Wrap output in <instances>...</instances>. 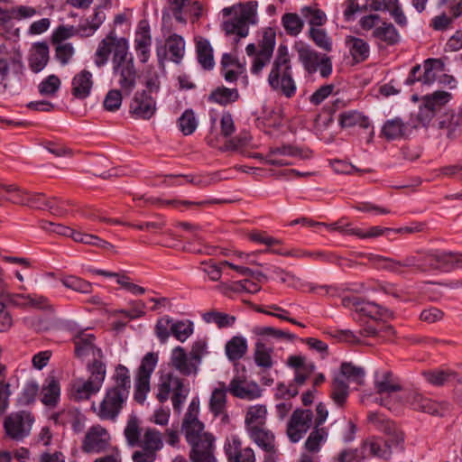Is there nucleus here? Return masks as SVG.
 Wrapping results in <instances>:
<instances>
[{
  "label": "nucleus",
  "instance_id": "34",
  "mask_svg": "<svg viewBox=\"0 0 462 462\" xmlns=\"http://www.w3.org/2000/svg\"><path fill=\"white\" fill-rule=\"evenodd\" d=\"M267 419V408L263 404H256L248 407L245 416L246 432L253 429L265 427Z\"/></svg>",
  "mask_w": 462,
  "mask_h": 462
},
{
  "label": "nucleus",
  "instance_id": "42",
  "mask_svg": "<svg viewBox=\"0 0 462 462\" xmlns=\"http://www.w3.org/2000/svg\"><path fill=\"white\" fill-rule=\"evenodd\" d=\"M328 437V429L325 427H313L311 432L308 436L304 443V448L311 454H318L322 445L327 441Z\"/></svg>",
  "mask_w": 462,
  "mask_h": 462
},
{
  "label": "nucleus",
  "instance_id": "29",
  "mask_svg": "<svg viewBox=\"0 0 462 462\" xmlns=\"http://www.w3.org/2000/svg\"><path fill=\"white\" fill-rule=\"evenodd\" d=\"M440 129L446 131V135L450 140H455L462 134V104L457 112L448 111L443 114L439 119Z\"/></svg>",
  "mask_w": 462,
  "mask_h": 462
},
{
  "label": "nucleus",
  "instance_id": "53",
  "mask_svg": "<svg viewBox=\"0 0 462 462\" xmlns=\"http://www.w3.org/2000/svg\"><path fill=\"white\" fill-rule=\"evenodd\" d=\"M282 24L287 34L297 36L303 29V20L295 13H286L282 17Z\"/></svg>",
  "mask_w": 462,
  "mask_h": 462
},
{
  "label": "nucleus",
  "instance_id": "16",
  "mask_svg": "<svg viewBox=\"0 0 462 462\" xmlns=\"http://www.w3.org/2000/svg\"><path fill=\"white\" fill-rule=\"evenodd\" d=\"M110 434L99 424L91 426L82 441L81 449L85 453H101L109 446Z\"/></svg>",
  "mask_w": 462,
  "mask_h": 462
},
{
  "label": "nucleus",
  "instance_id": "55",
  "mask_svg": "<svg viewBox=\"0 0 462 462\" xmlns=\"http://www.w3.org/2000/svg\"><path fill=\"white\" fill-rule=\"evenodd\" d=\"M126 442L130 447H136L142 438L139 420L135 416L128 419L124 430Z\"/></svg>",
  "mask_w": 462,
  "mask_h": 462
},
{
  "label": "nucleus",
  "instance_id": "41",
  "mask_svg": "<svg viewBox=\"0 0 462 462\" xmlns=\"http://www.w3.org/2000/svg\"><path fill=\"white\" fill-rule=\"evenodd\" d=\"M196 51L199 63L205 69H213L214 56L213 49L208 40L199 37L196 39Z\"/></svg>",
  "mask_w": 462,
  "mask_h": 462
},
{
  "label": "nucleus",
  "instance_id": "64",
  "mask_svg": "<svg viewBox=\"0 0 462 462\" xmlns=\"http://www.w3.org/2000/svg\"><path fill=\"white\" fill-rule=\"evenodd\" d=\"M309 34L310 39L315 42V44L319 48L326 51H331L332 41L330 37L327 34L325 30L310 27Z\"/></svg>",
  "mask_w": 462,
  "mask_h": 462
},
{
  "label": "nucleus",
  "instance_id": "7",
  "mask_svg": "<svg viewBox=\"0 0 462 462\" xmlns=\"http://www.w3.org/2000/svg\"><path fill=\"white\" fill-rule=\"evenodd\" d=\"M35 421L34 415L29 411L12 412L4 420V429L8 438L22 441L31 434Z\"/></svg>",
  "mask_w": 462,
  "mask_h": 462
},
{
  "label": "nucleus",
  "instance_id": "23",
  "mask_svg": "<svg viewBox=\"0 0 462 462\" xmlns=\"http://www.w3.org/2000/svg\"><path fill=\"white\" fill-rule=\"evenodd\" d=\"M170 365L184 376L196 375L199 372L198 364L180 346H175L171 350Z\"/></svg>",
  "mask_w": 462,
  "mask_h": 462
},
{
  "label": "nucleus",
  "instance_id": "19",
  "mask_svg": "<svg viewBox=\"0 0 462 462\" xmlns=\"http://www.w3.org/2000/svg\"><path fill=\"white\" fill-rule=\"evenodd\" d=\"M450 99L451 94L447 91H435L423 97V106L420 108L419 119L423 123L429 122Z\"/></svg>",
  "mask_w": 462,
  "mask_h": 462
},
{
  "label": "nucleus",
  "instance_id": "56",
  "mask_svg": "<svg viewBox=\"0 0 462 462\" xmlns=\"http://www.w3.org/2000/svg\"><path fill=\"white\" fill-rule=\"evenodd\" d=\"M158 360L159 356L157 353H147L141 361V365L138 368L136 377L150 380L151 375L157 365Z\"/></svg>",
  "mask_w": 462,
  "mask_h": 462
},
{
  "label": "nucleus",
  "instance_id": "43",
  "mask_svg": "<svg viewBox=\"0 0 462 462\" xmlns=\"http://www.w3.org/2000/svg\"><path fill=\"white\" fill-rule=\"evenodd\" d=\"M338 122L343 128L358 125L361 128L367 129L371 126L369 118L356 110L341 113L338 117Z\"/></svg>",
  "mask_w": 462,
  "mask_h": 462
},
{
  "label": "nucleus",
  "instance_id": "60",
  "mask_svg": "<svg viewBox=\"0 0 462 462\" xmlns=\"http://www.w3.org/2000/svg\"><path fill=\"white\" fill-rule=\"evenodd\" d=\"M76 35H80L79 25H60L53 31L51 41L52 44L67 43L66 40Z\"/></svg>",
  "mask_w": 462,
  "mask_h": 462
},
{
  "label": "nucleus",
  "instance_id": "49",
  "mask_svg": "<svg viewBox=\"0 0 462 462\" xmlns=\"http://www.w3.org/2000/svg\"><path fill=\"white\" fill-rule=\"evenodd\" d=\"M138 445H143L146 447V449H151L155 453H158V451H160L163 447L161 432L155 429L147 428L144 430Z\"/></svg>",
  "mask_w": 462,
  "mask_h": 462
},
{
  "label": "nucleus",
  "instance_id": "30",
  "mask_svg": "<svg viewBox=\"0 0 462 462\" xmlns=\"http://www.w3.org/2000/svg\"><path fill=\"white\" fill-rule=\"evenodd\" d=\"M111 380L113 384L106 389L116 391L125 397H129L132 381L130 371L125 365H117L115 367Z\"/></svg>",
  "mask_w": 462,
  "mask_h": 462
},
{
  "label": "nucleus",
  "instance_id": "46",
  "mask_svg": "<svg viewBox=\"0 0 462 462\" xmlns=\"http://www.w3.org/2000/svg\"><path fill=\"white\" fill-rule=\"evenodd\" d=\"M274 253L285 256H292V257H310L317 261H323V262H330V263H336L338 262L340 259L331 253L323 252V251H315V252H310V251H302V250H291V251H286V252H280V251H273Z\"/></svg>",
  "mask_w": 462,
  "mask_h": 462
},
{
  "label": "nucleus",
  "instance_id": "14",
  "mask_svg": "<svg viewBox=\"0 0 462 462\" xmlns=\"http://www.w3.org/2000/svg\"><path fill=\"white\" fill-rule=\"evenodd\" d=\"M199 402L197 399H193L184 414L181 423V430L185 436L187 443L202 438L203 434H210L205 430L204 423L199 420Z\"/></svg>",
  "mask_w": 462,
  "mask_h": 462
},
{
  "label": "nucleus",
  "instance_id": "50",
  "mask_svg": "<svg viewBox=\"0 0 462 462\" xmlns=\"http://www.w3.org/2000/svg\"><path fill=\"white\" fill-rule=\"evenodd\" d=\"M3 192L7 193L9 197L5 199L14 204L25 206L28 203V192L15 184L5 185L0 183V198L3 197Z\"/></svg>",
  "mask_w": 462,
  "mask_h": 462
},
{
  "label": "nucleus",
  "instance_id": "63",
  "mask_svg": "<svg viewBox=\"0 0 462 462\" xmlns=\"http://www.w3.org/2000/svg\"><path fill=\"white\" fill-rule=\"evenodd\" d=\"M341 374L350 382H354L357 384L364 383V369L362 367L354 365L352 363H343L341 365Z\"/></svg>",
  "mask_w": 462,
  "mask_h": 462
},
{
  "label": "nucleus",
  "instance_id": "37",
  "mask_svg": "<svg viewBox=\"0 0 462 462\" xmlns=\"http://www.w3.org/2000/svg\"><path fill=\"white\" fill-rule=\"evenodd\" d=\"M49 47L45 42H37L29 57L30 69L38 73L42 71L49 61Z\"/></svg>",
  "mask_w": 462,
  "mask_h": 462
},
{
  "label": "nucleus",
  "instance_id": "59",
  "mask_svg": "<svg viewBox=\"0 0 462 462\" xmlns=\"http://www.w3.org/2000/svg\"><path fill=\"white\" fill-rule=\"evenodd\" d=\"M203 319L207 323H215L219 328L232 327L236 322V317L219 311H208L203 314Z\"/></svg>",
  "mask_w": 462,
  "mask_h": 462
},
{
  "label": "nucleus",
  "instance_id": "10",
  "mask_svg": "<svg viewBox=\"0 0 462 462\" xmlns=\"http://www.w3.org/2000/svg\"><path fill=\"white\" fill-rule=\"evenodd\" d=\"M128 397H125L116 391L106 389L104 397L92 410L101 420L116 421L126 404Z\"/></svg>",
  "mask_w": 462,
  "mask_h": 462
},
{
  "label": "nucleus",
  "instance_id": "44",
  "mask_svg": "<svg viewBox=\"0 0 462 462\" xmlns=\"http://www.w3.org/2000/svg\"><path fill=\"white\" fill-rule=\"evenodd\" d=\"M106 20V14L101 7H96L94 13L84 23L79 24L80 36L89 37L101 26Z\"/></svg>",
  "mask_w": 462,
  "mask_h": 462
},
{
  "label": "nucleus",
  "instance_id": "12",
  "mask_svg": "<svg viewBox=\"0 0 462 462\" xmlns=\"http://www.w3.org/2000/svg\"><path fill=\"white\" fill-rule=\"evenodd\" d=\"M267 81L273 90L282 94L287 98L292 97L296 93L297 86L291 67H272Z\"/></svg>",
  "mask_w": 462,
  "mask_h": 462
},
{
  "label": "nucleus",
  "instance_id": "62",
  "mask_svg": "<svg viewBox=\"0 0 462 462\" xmlns=\"http://www.w3.org/2000/svg\"><path fill=\"white\" fill-rule=\"evenodd\" d=\"M441 66V62L436 59H428L424 61L422 74L420 80L424 85L432 84L437 78L436 70Z\"/></svg>",
  "mask_w": 462,
  "mask_h": 462
},
{
  "label": "nucleus",
  "instance_id": "47",
  "mask_svg": "<svg viewBox=\"0 0 462 462\" xmlns=\"http://www.w3.org/2000/svg\"><path fill=\"white\" fill-rule=\"evenodd\" d=\"M226 354L229 360L236 361L241 359L247 351V342L243 337H233L226 344Z\"/></svg>",
  "mask_w": 462,
  "mask_h": 462
},
{
  "label": "nucleus",
  "instance_id": "36",
  "mask_svg": "<svg viewBox=\"0 0 462 462\" xmlns=\"http://www.w3.org/2000/svg\"><path fill=\"white\" fill-rule=\"evenodd\" d=\"M376 393L380 395H391L402 390L401 384L392 372H383L374 381Z\"/></svg>",
  "mask_w": 462,
  "mask_h": 462
},
{
  "label": "nucleus",
  "instance_id": "5",
  "mask_svg": "<svg viewBox=\"0 0 462 462\" xmlns=\"http://www.w3.org/2000/svg\"><path fill=\"white\" fill-rule=\"evenodd\" d=\"M356 257L366 259L368 264L381 271H387L393 273H405L411 271L420 272V254L414 252L402 259H394L376 254L358 253Z\"/></svg>",
  "mask_w": 462,
  "mask_h": 462
},
{
  "label": "nucleus",
  "instance_id": "33",
  "mask_svg": "<svg viewBox=\"0 0 462 462\" xmlns=\"http://www.w3.org/2000/svg\"><path fill=\"white\" fill-rule=\"evenodd\" d=\"M42 402L48 407H55L60 397V385L55 376H48L42 388Z\"/></svg>",
  "mask_w": 462,
  "mask_h": 462
},
{
  "label": "nucleus",
  "instance_id": "15",
  "mask_svg": "<svg viewBox=\"0 0 462 462\" xmlns=\"http://www.w3.org/2000/svg\"><path fill=\"white\" fill-rule=\"evenodd\" d=\"M23 52L19 46L0 43V72L20 77L23 74Z\"/></svg>",
  "mask_w": 462,
  "mask_h": 462
},
{
  "label": "nucleus",
  "instance_id": "21",
  "mask_svg": "<svg viewBox=\"0 0 462 462\" xmlns=\"http://www.w3.org/2000/svg\"><path fill=\"white\" fill-rule=\"evenodd\" d=\"M225 453L228 462H255V454L252 448L243 447L241 439L232 435L225 443Z\"/></svg>",
  "mask_w": 462,
  "mask_h": 462
},
{
  "label": "nucleus",
  "instance_id": "20",
  "mask_svg": "<svg viewBox=\"0 0 462 462\" xmlns=\"http://www.w3.org/2000/svg\"><path fill=\"white\" fill-rule=\"evenodd\" d=\"M75 349L74 353L78 358H85L92 356L93 358H102V350L95 345V336L88 330L78 332L72 338Z\"/></svg>",
  "mask_w": 462,
  "mask_h": 462
},
{
  "label": "nucleus",
  "instance_id": "35",
  "mask_svg": "<svg viewBox=\"0 0 462 462\" xmlns=\"http://www.w3.org/2000/svg\"><path fill=\"white\" fill-rule=\"evenodd\" d=\"M372 35L374 39L386 43L387 45H395L400 42V33L395 26L387 21L382 20L381 23L373 31Z\"/></svg>",
  "mask_w": 462,
  "mask_h": 462
},
{
  "label": "nucleus",
  "instance_id": "6",
  "mask_svg": "<svg viewBox=\"0 0 462 462\" xmlns=\"http://www.w3.org/2000/svg\"><path fill=\"white\" fill-rule=\"evenodd\" d=\"M113 69L119 76L118 85L125 96H129L136 87L137 72L132 59H127V48L119 45L118 51L113 55Z\"/></svg>",
  "mask_w": 462,
  "mask_h": 462
},
{
  "label": "nucleus",
  "instance_id": "3",
  "mask_svg": "<svg viewBox=\"0 0 462 462\" xmlns=\"http://www.w3.org/2000/svg\"><path fill=\"white\" fill-rule=\"evenodd\" d=\"M157 399L163 403L170 398L175 411L180 412L189 393V383L172 372L162 374L157 385Z\"/></svg>",
  "mask_w": 462,
  "mask_h": 462
},
{
  "label": "nucleus",
  "instance_id": "38",
  "mask_svg": "<svg viewBox=\"0 0 462 462\" xmlns=\"http://www.w3.org/2000/svg\"><path fill=\"white\" fill-rule=\"evenodd\" d=\"M100 387L90 380H77L71 385L70 398L76 402L88 400L100 391Z\"/></svg>",
  "mask_w": 462,
  "mask_h": 462
},
{
  "label": "nucleus",
  "instance_id": "40",
  "mask_svg": "<svg viewBox=\"0 0 462 462\" xmlns=\"http://www.w3.org/2000/svg\"><path fill=\"white\" fill-rule=\"evenodd\" d=\"M409 125L401 118L395 117L387 120L382 128V135L388 141L397 140L404 137Z\"/></svg>",
  "mask_w": 462,
  "mask_h": 462
},
{
  "label": "nucleus",
  "instance_id": "18",
  "mask_svg": "<svg viewBox=\"0 0 462 462\" xmlns=\"http://www.w3.org/2000/svg\"><path fill=\"white\" fill-rule=\"evenodd\" d=\"M247 434L251 440L265 453L264 461L275 462V457L278 455V448L276 446L274 433L265 426L253 429L248 431Z\"/></svg>",
  "mask_w": 462,
  "mask_h": 462
},
{
  "label": "nucleus",
  "instance_id": "25",
  "mask_svg": "<svg viewBox=\"0 0 462 462\" xmlns=\"http://www.w3.org/2000/svg\"><path fill=\"white\" fill-rule=\"evenodd\" d=\"M420 254V272L441 270L448 272V252L418 251Z\"/></svg>",
  "mask_w": 462,
  "mask_h": 462
},
{
  "label": "nucleus",
  "instance_id": "52",
  "mask_svg": "<svg viewBox=\"0 0 462 462\" xmlns=\"http://www.w3.org/2000/svg\"><path fill=\"white\" fill-rule=\"evenodd\" d=\"M71 238L77 243L94 245L106 250H113L115 248L112 244L101 239L100 237L95 235H90L77 230L73 231Z\"/></svg>",
  "mask_w": 462,
  "mask_h": 462
},
{
  "label": "nucleus",
  "instance_id": "8",
  "mask_svg": "<svg viewBox=\"0 0 462 462\" xmlns=\"http://www.w3.org/2000/svg\"><path fill=\"white\" fill-rule=\"evenodd\" d=\"M39 14L35 7L29 5H14L11 8L0 7V25L5 29L4 37L6 40L18 39L20 36V29L14 28L11 22L13 20H27Z\"/></svg>",
  "mask_w": 462,
  "mask_h": 462
},
{
  "label": "nucleus",
  "instance_id": "54",
  "mask_svg": "<svg viewBox=\"0 0 462 462\" xmlns=\"http://www.w3.org/2000/svg\"><path fill=\"white\" fill-rule=\"evenodd\" d=\"M239 97V94L236 88H227L226 87H220L215 89L209 97V100L226 106L227 104L236 101Z\"/></svg>",
  "mask_w": 462,
  "mask_h": 462
},
{
  "label": "nucleus",
  "instance_id": "24",
  "mask_svg": "<svg viewBox=\"0 0 462 462\" xmlns=\"http://www.w3.org/2000/svg\"><path fill=\"white\" fill-rule=\"evenodd\" d=\"M134 118L148 120L155 114L156 102L146 91L135 93L129 107Z\"/></svg>",
  "mask_w": 462,
  "mask_h": 462
},
{
  "label": "nucleus",
  "instance_id": "22",
  "mask_svg": "<svg viewBox=\"0 0 462 462\" xmlns=\"http://www.w3.org/2000/svg\"><path fill=\"white\" fill-rule=\"evenodd\" d=\"M125 43L128 49V43L125 38H117L115 31H111L99 43L94 54V62L97 67L101 68L108 61L109 56L114 50V54L118 51L119 45Z\"/></svg>",
  "mask_w": 462,
  "mask_h": 462
},
{
  "label": "nucleus",
  "instance_id": "13",
  "mask_svg": "<svg viewBox=\"0 0 462 462\" xmlns=\"http://www.w3.org/2000/svg\"><path fill=\"white\" fill-rule=\"evenodd\" d=\"M313 425L312 411L309 409H296L287 422V437L291 442L297 443Z\"/></svg>",
  "mask_w": 462,
  "mask_h": 462
},
{
  "label": "nucleus",
  "instance_id": "61",
  "mask_svg": "<svg viewBox=\"0 0 462 462\" xmlns=\"http://www.w3.org/2000/svg\"><path fill=\"white\" fill-rule=\"evenodd\" d=\"M348 385L341 379L335 378L332 383L330 397L334 402L342 407L348 397Z\"/></svg>",
  "mask_w": 462,
  "mask_h": 462
},
{
  "label": "nucleus",
  "instance_id": "2",
  "mask_svg": "<svg viewBox=\"0 0 462 462\" xmlns=\"http://www.w3.org/2000/svg\"><path fill=\"white\" fill-rule=\"evenodd\" d=\"M253 333L259 337L254 345V359L255 364L263 369H270L273 365L272 354L273 347L268 344V339L285 340L292 342L296 336L290 332L267 326H255Z\"/></svg>",
  "mask_w": 462,
  "mask_h": 462
},
{
  "label": "nucleus",
  "instance_id": "32",
  "mask_svg": "<svg viewBox=\"0 0 462 462\" xmlns=\"http://www.w3.org/2000/svg\"><path fill=\"white\" fill-rule=\"evenodd\" d=\"M421 374L427 383L436 387H441L458 380V374L450 368L427 370L423 371Z\"/></svg>",
  "mask_w": 462,
  "mask_h": 462
},
{
  "label": "nucleus",
  "instance_id": "9",
  "mask_svg": "<svg viewBox=\"0 0 462 462\" xmlns=\"http://www.w3.org/2000/svg\"><path fill=\"white\" fill-rule=\"evenodd\" d=\"M299 60L302 63L305 70L313 74L319 70L321 77L328 78L332 72L331 59L326 54H320L309 46L301 45L297 47Z\"/></svg>",
  "mask_w": 462,
  "mask_h": 462
},
{
  "label": "nucleus",
  "instance_id": "11",
  "mask_svg": "<svg viewBox=\"0 0 462 462\" xmlns=\"http://www.w3.org/2000/svg\"><path fill=\"white\" fill-rule=\"evenodd\" d=\"M405 402L413 410L435 416H443L448 410V402H438L422 395L417 390L404 391L402 395Z\"/></svg>",
  "mask_w": 462,
  "mask_h": 462
},
{
  "label": "nucleus",
  "instance_id": "39",
  "mask_svg": "<svg viewBox=\"0 0 462 462\" xmlns=\"http://www.w3.org/2000/svg\"><path fill=\"white\" fill-rule=\"evenodd\" d=\"M345 42L355 62L360 63L368 58L370 48L365 40L355 36H347Z\"/></svg>",
  "mask_w": 462,
  "mask_h": 462
},
{
  "label": "nucleus",
  "instance_id": "26",
  "mask_svg": "<svg viewBox=\"0 0 462 462\" xmlns=\"http://www.w3.org/2000/svg\"><path fill=\"white\" fill-rule=\"evenodd\" d=\"M3 298L11 305L22 308L47 309L50 307L49 300L37 294H13L3 293Z\"/></svg>",
  "mask_w": 462,
  "mask_h": 462
},
{
  "label": "nucleus",
  "instance_id": "58",
  "mask_svg": "<svg viewBox=\"0 0 462 462\" xmlns=\"http://www.w3.org/2000/svg\"><path fill=\"white\" fill-rule=\"evenodd\" d=\"M171 332L177 340L185 342L193 334V323L188 319L177 321L172 319Z\"/></svg>",
  "mask_w": 462,
  "mask_h": 462
},
{
  "label": "nucleus",
  "instance_id": "31",
  "mask_svg": "<svg viewBox=\"0 0 462 462\" xmlns=\"http://www.w3.org/2000/svg\"><path fill=\"white\" fill-rule=\"evenodd\" d=\"M94 81L91 72L82 69L72 79L71 94L79 99H85L90 95Z\"/></svg>",
  "mask_w": 462,
  "mask_h": 462
},
{
  "label": "nucleus",
  "instance_id": "1",
  "mask_svg": "<svg viewBox=\"0 0 462 462\" xmlns=\"http://www.w3.org/2000/svg\"><path fill=\"white\" fill-rule=\"evenodd\" d=\"M258 3L250 0L235 4L222 9L221 14L226 20L222 23L223 30L228 35L234 34L245 38L249 33V25L257 23Z\"/></svg>",
  "mask_w": 462,
  "mask_h": 462
},
{
  "label": "nucleus",
  "instance_id": "27",
  "mask_svg": "<svg viewBox=\"0 0 462 462\" xmlns=\"http://www.w3.org/2000/svg\"><path fill=\"white\" fill-rule=\"evenodd\" d=\"M228 392L235 397L252 401L262 395V390L255 383H246L239 376L234 377L229 385Z\"/></svg>",
  "mask_w": 462,
  "mask_h": 462
},
{
  "label": "nucleus",
  "instance_id": "17",
  "mask_svg": "<svg viewBox=\"0 0 462 462\" xmlns=\"http://www.w3.org/2000/svg\"><path fill=\"white\" fill-rule=\"evenodd\" d=\"M215 438L210 434H203L202 438L188 442L190 447L189 457L191 462H217L214 455Z\"/></svg>",
  "mask_w": 462,
  "mask_h": 462
},
{
  "label": "nucleus",
  "instance_id": "48",
  "mask_svg": "<svg viewBox=\"0 0 462 462\" xmlns=\"http://www.w3.org/2000/svg\"><path fill=\"white\" fill-rule=\"evenodd\" d=\"M166 47L171 54V60L179 63L182 60L185 51L183 38L176 33L171 34L166 40Z\"/></svg>",
  "mask_w": 462,
  "mask_h": 462
},
{
  "label": "nucleus",
  "instance_id": "45",
  "mask_svg": "<svg viewBox=\"0 0 462 462\" xmlns=\"http://www.w3.org/2000/svg\"><path fill=\"white\" fill-rule=\"evenodd\" d=\"M218 387L216 388L211 394L209 401V409L215 416H219L226 411V393L228 387L224 383H219Z\"/></svg>",
  "mask_w": 462,
  "mask_h": 462
},
{
  "label": "nucleus",
  "instance_id": "51",
  "mask_svg": "<svg viewBox=\"0 0 462 462\" xmlns=\"http://www.w3.org/2000/svg\"><path fill=\"white\" fill-rule=\"evenodd\" d=\"M102 358H93L92 362L87 365V370L89 373L88 380L93 382L98 387H102L106 374V365L101 361Z\"/></svg>",
  "mask_w": 462,
  "mask_h": 462
},
{
  "label": "nucleus",
  "instance_id": "4",
  "mask_svg": "<svg viewBox=\"0 0 462 462\" xmlns=\"http://www.w3.org/2000/svg\"><path fill=\"white\" fill-rule=\"evenodd\" d=\"M276 44V32L267 27L263 31L257 44L250 43L245 47V52L251 60V73L260 75L263 69L270 63Z\"/></svg>",
  "mask_w": 462,
  "mask_h": 462
},
{
  "label": "nucleus",
  "instance_id": "28",
  "mask_svg": "<svg viewBox=\"0 0 462 462\" xmlns=\"http://www.w3.org/2000/svg\"><path fill=\"white\" fill-rule=\"evenodd\" d=\"M151 44L152 38L149 24L146 21H141L135 32L134 48L140 61L143 63L149 60Z\"/></svg>",
  "mask_w": 462,
  "mask_h": 462
},
{
  "label": "nucleus",
  "instance_id": "57",
  "mask_svg": "<svg viewBox=\"0 0 462 462\" xmlns=\"http://www.w3.org/2000/svg\"><path fill=\"white\" fill-rule=\"evenodd\" d=\"M60 282L68 289L80 293H91L92 284L80 277L74 275H66L60 279Z\"/></svg>",
  "mask_w": 462,
  "mask_h": 462
}]
</instances>
